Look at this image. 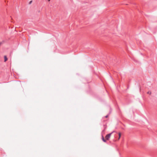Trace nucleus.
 I'll use <instances>...</instances> for the list:
<instances>
[{"label":"nucleus","mask_w":157,"mask_h":157,"mask_svg":"<svg viewBox=\"0 0 157 157\" xmlns=\"http://www.w3.org/2000/svg\"><path fill=\"white\" fill-rule=\"evenodd\" d=\"M108 115H107L105 117V118H107V117H108Z\"/></svg>","instance_id":"6"},{"label":"nucleus","mask_w":157,"mask_h":157,"mask_svg":"<svg viewBox=\"0 0 157 157\" xmlns=\"http://www.w3.org/2000/svg\"><path fill=\"white\" fill-rule=\"evenodd\" d=\"M32 1H30V2H29V4H31V2H32Z\"/></svg>","instance_id":"7"},{"label":"nucleus","mask_w":157,"mask_h":157,"mask_svg":"<svg viewBox=\"0 0 157 157\" xmlns=\"http://www.w3.org/2000/svg\"><path fill=\"white\" fill-rule=\"evenodd\" d=\"M151 92L148 91L147 92V94H151Z\"/></svg>","instance_id":"5"},{"label":"nucleus","mask_w":157,"mask_h":157,"mask_svg":"<svg viewBox=\"0 0 157 157\" xmlns=\"http://www.w3.org/2000/svg\"><path fill=\"white\" fill-rule=\"evenodd\" d=\"M114 132V131H113V132H112L111 133H110L108 134H107L105 136V138L106 140H109L112 134Z\"/></svg>","instance_id":"1"},{"label":"nucleus","mask_w":157,"mask_h":157,"mask_svg":"<svg viewBox=\"0 0 157 157\" xmlns=\"http://www.w3.org/2000/svg\"><path fill=\"white\" fill-rule=\"evenodd\" d=\"M102 139L103 141L105 142H106V140H105L103 136H102Z\"/></svg>","instance_id":"2"},{"label":"nucleus","mask_w":157,"mask_h":157,"mask_svg":"<svg viewBox=\"0 0 157 157\" xmlns=\"http://www.w3.org/2000/svg\"><path fill=\"white\" fill-rule=\"evenodd\" d=\"M1 44H2L0 42V45H1Z\"/></svg>","instance_id":"8"},{"label":"nucleus","mask_w":157,"mask_h":157,"mask_svg":"<svg viewBox=\"0 0 157 157\" xmlns=\"http://www.w3.org/2000/svg\"><path fill=\"white\" fill-rule=\"evenodd\" d=\"M118 134H119V138H118V140L120 139V137H121V133L120 132H119V133H118Z\"/></svg>","instance_id":"4"},{"label":"nucleus","mask_w":157,"mask_h":157,"mask_svg":"<svg viewBox=\"0 0 157 157\" xmlns=\"http://www.w3.org/2000/svg\"><path fill=\"white\" fill-rule=\"evenodd\" d=\"M4 61L6 62L7 60V58L6 56H4Z\"/></svg>","instance_id":"3"},{"label":"nucleus","mask_w":157,"mask_h":157,"mask_svg":"<svg viewBox=\"0 0 157 157\" xmlns=\"http://www.w3.org/2000/svg\"><path fill=\"white\" fill-rule=\"evenodd\" d=\"M48 1H50V0H48Z\"/></svg>","instance_id":"9"}]
</instances>
